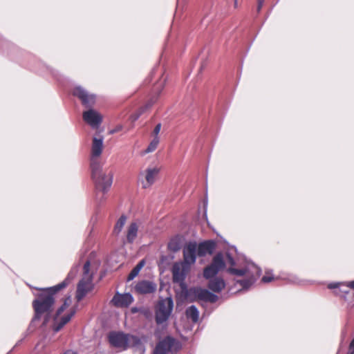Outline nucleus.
Segmentation results:
<instances>
[{"label": "nucleus", "mask_w": 354, "mask_h": 354, "mask_svg": "<svg viewBox=\"0 0 354 354\" xmlns=\"http://www.w3.org/2000/svg\"><path fill=\"white\" fill-rule=\"evenodd\" d=\"M73 94L79 98L82 104L86 107H92L95 103V95L90 93L81 86H75L73 90Z\"/></svg>", "instance_id": "obj_10"}, {"label": "nucleus", "mask_w": 354, "mask_h": 354, "mask_svg": "<svg viewBox=\"0 0 354 354\" xmlns=\"http://www.w3.org/2000/svg\"><path fill=\"white\" fill-rule=\"evenodd\" d=\"M198 299L212 303L216 302L218 300V296L212 293L206 289L201 288H196L190 290Z\"/></svg>", "instance_id": "obj_16"}, {"label": "nucleus", "mask_w": 354, "mask_h": 354, "mask_svg": "<svg viewBox=\"0 0 354 354\" xmlns=\"http://www.w3.org/2000/svg\"><path fill=\"white\" fill-rule=\"evenodd\" d=\"M72 299L67 297L64 304L58 308L54 318L53 330L58 332L65 324H66L76 313V308L71 306Z\"/></svg>", "instance_id": "obj_4"}, {"label": "nucleus", "mask_w": 354, "mask_h": 354, "mask_svg": "<svg viewBox=\"0 0 354 354\" xmlns=\"http://www.w3.org/2000/svg\"><path fill=\"white\" fill-rule=\"evenodd\" d=\"M168 248L171 251L176 252L180 249V246L176 241H171L168 245Z\"/></svg>", "instance_id": "obj_25"}, {"label": "nucleus", "mask_w": 354, "mask_h": 354, "mask_svg": "<svg viewBox=\"0 0 354 354\" xmlns=\"http://www.w3.org/2000/svg\"><path fill=\"white\" fill-rule=\"evenodd\" d=\"M263 0H259L257 10L259 11L263 6Z\"/></svg>", "instance_id": "obj_29"}, {"label": "nucleus", "mask_w": 354, "mask_h": 354, "mask_svg": "<svg viewBox=\"0 0 354 354\" xmlns=\"http://www.w3.org/2000/svg\"><path fill=\"white\" fill-rule=\"evenodd\" d=\"M140 114L141 113H138V114L132 115L131 118H132L133 121H135V120H138V118L140 117Z\"/></svg>", "instance_id": "obj_31"}, {"label": "nucleus", "mask_w": 354, "mask_h": 354, "mask_svg": "<svg viewBox=\"0 0 354 354\" xmlns=\"http://www.w3.org/2000/svg\"><path fill=\"white\" fill-rule=\"evenodd\" d=\"M154 102H155L154 100H150V101H149V102L146 104V106H145V109H148V108L151 107V106L153 105V104L154 103Z\"/></svg>", "instance_id": "obj_28"}, {"label": "nucleus", "mask_w": 354, "mask_h": 354, "mask_svg": "<svg viewBox=\"0 0 354 354\" xmlns=\"http://www.w3.org/2000/svg\"><path fill=\"white\" fill-rule=\"evenodd\" d=\"M216 248L215 242L213 241H203L197 244V254L199 257H205L207 254H212Z\"/></svg>", "instance_id": "obj_18"}, {"label": "nucleus", "mask_w": 354, "mask_h": 354, "mask_svg": "<svg viewBox=\"0 0 354 354\" xmlns=\"http://www.w3.org/2000/svg\"><path fill=\"white\" fill-rule=\"evenodd\" d=\"M77 272L78 266H75L72 268L67 277L62 282L55 286L43 290V291L38 295V297L32 302L35 311V319H39L44 315V324L48 322L50 314L55 302L53 295L59 290L66 288L75 277Z\"/></svg>", "instance_id": "obj_3"}, {"label": "nucleus", "mask_w": 354, "mask_h": 354, "mask_svg": "<svg viewBox=\"0 0 354 354\" xmlns=\"http://www.w3.org/2000/svg\"><path fill=\"white\" fill-rule=\"evenodd\" d=\"M104 149V138L94 136L92 139L91 149V167L92 178L95 183L97 197L100 201L104 199L103 196L110 189L113 183V172L109 168H103L98 158Z\"/></svg>", "instance_id": "obj_2"}, {"label": "nucleus", "mask_w": 354, "mask_h": 354, "mask_svg": "<svg viewBox=\"0 0 354 354\" xmlns=\"http://www.w3.org/2000/svg\"><path fill=\"white\" fill-rule=\"evenodd\" d=\"M223 269L243 290L250 289L261 273L260 268L254 263L245 257H238L235 248H231L225 254L219 252L203 270L204 278L209 280L208 288L214 292H220L225 287V280L216 277Z\"/></svg>", "instance_id": "obj_1"}, {"label": "nucleus", "mask_w": 354, "mask_h": 354, "mask_svg": "<svg viewBox=\"0 0 354 354\" xmlns=\"http://www.w3.org/2000/svg\"><path fill=\"white\" fill-rule=\"evenodd\" d=\"M133 301V297L129 293L120 294L117 292L113 297L112 304L118 308H127Z\"/></svg>", "instance_id": "obj_14"}, {"label": "nucleus", "mask_w": 354, "mask_h": 354, "mask_svg": "<svg viewBox=\"0 0 354 354\" xmlns=\"http://www.w3.org/2000/svg\"><path fill=\"white\" fill-rule=\"evenodd\" d=\"M160 167L158 165H149L141 171L138 176V180L143 189L150 188L158 180Z\"/></svg>", "instance_id": "obj_7"}, {"label": "nucleus", "mask_w": 354, "mask_h": 354, "mask_svg": "<svg viewBox=\"0 0 354 354\" xmlns=\"http://www.w3.org/2000/svg\"><path fill=\"white\" fill-rule=\"evenodd\" d=\"M197 243L195 241L187 243L183 248V261H180L183 264L191 266L196 263L197 254Z\"/></svg>", "instance_id": "obj_11"}, {"label": "nucleus", "mask_w": 354, "mask_h": 354, "mask_svg": "<svg viewBox=\"0 0 354 354\" xmlns=\"http://www.w3.org/2000/svg\"><path fill=\"white\" fill-rule=\"evenodd\" d=\"M127 221V216L124 215H122L119 219L117 221L114 229H113V234L115 235H118L122 230L123 229L125 223Z\"/></svg>", "instance_id": "obj_21"}, {"label": "nucleus", "mask_w": 354, "mask_h": 354, "mask_svg": "<svg viewBox=\"0 0 354 354\" xmlns=\"http://www.w3.org/2000/svg\"><path fill=\"white\" fill-rule=\"evenodd\" d=\"M83 120L93 129H97L102 122V115L96 110L90 109L83 112Z\"/></svg>", "instance_id": "obj_12"}, {"label": "nucleus", "mask_w": 354, "mask_h": 354, "mask_svg": "<svg viewBox=\"0 0 354 354\" xmlns=\"http://www.w3.org/2000/svg\"><path fill=\"white\" fill-rule=\"evenodd\" d=\"M141 311V309L138 308H136V307H133L131 308V312L133 313H138V312H140Z\"/></svg>", "instance_id": "obj_30"}, {"label": "nucleus", "mask_w": 354, "mask_h": 354, "mask_svg": "<svg viewBox=\"0 0 354 354\" xmlns=\"http://www.w3.org/2000/svg\"><path fill=\"white\" fill-rule=\"evenodd\" d=\"M348 354H354V348H351V346H349Z\"/></svg>", "instance_id": "obj_32"}, {"label": "nucleus", "mask_w": 354, "mask_h": 354, "mask_svg": "<svg viewBox=\"0 0 354 354\" xmlns=\"http://www.w3.org/2000/svg\"><path fill=\"white\" fill-rule=\"evenodd\" d=\"M110 344L116 348L126 349L137 342V338L129 334L120 332H111L109 335Z\"/></svg>", "instance_id": "obj_9"}, {"label": "nucleus", "mask_w": 354, "mask_h": 354, "mask_svg": "<svg viewBox=\"0 0 354 354\" xmlns=\"http://www.w3.org/2000/svg\"><path fill=\"white\" fill-rule=\"evenodd\" d=\"M190 268L180 262H176L172 268V275L174 282L183 283L189 273Z\"/></svg>", "instance_id": "obj_13"}, {"label": "nucleus", "mask_w": 354, "mask_h": 354, "mask_svg": "<svg viewBox=\"0 0 354 354\" xmlns=\"http://www.w3.org/2000/svg\"><path fill=\"white\" fill-rule=\"evenodd\" d=\"M160 129H161V124L158 123L156 125L153 131H152L151 136L153 138H159L158 135L160 131Z\"/></svg>", "instance_id": "obj_26"}, {"label": "nucleus", "mask_w": 354, "mask_h": 354, "mask_svg": "<svg viewBox=\"0 0 354 354\" xmlns=\"http://www.w3.org/2000/svg\"><path fill=\"white\" fill-rule=\"evenodd\" d=\"M329 289H335V293L344 298L352 307L354 306V280L346 282H333L328 285Z\"/></svg>", "instance_id": "obj_6"}, {"label": "nucleus", "mask_w": 354, "mask_h": 354, "mask_svg": "<svg viewBox=\"0 0 354 354\" xmlns=\"http://www.w3.org/2000/svg\"><path fill=\"white\" fill-rule=\"evenodd\" d=\"M145 262L144 261H141L139 263L131 270L129 273L127 280L131 281L133 280L140 272V270L144 266Z\"/></svg>", "instance_id": "obj_23"}, {"label": "nucleus", "mask_w": 354, "mask_h": 354, "mask_svg": "<svg viewBox=\"0 0 354 354\" xmlns=\"http://www.w3.org/2000/svg\"><path fill=\"white\" fill-rule=\"evenodd\" d=\"M291 282L292 283H299L297 279L295 277L293 279L291 280Z\"/></svg>", "instance_id": "obj_33"}, {"label": "nucleus", "mask_w": 354, "mask_h": 354, "mask_svg": "<svg viewBox=\"0 0 354 354\" xmlns=\"http://www.w3.org/2000/svg\"><path fill=\"white\" fill-rule=\"evenodd\" d=\"M90 261H86L83 267V277L80 281L76 292V299L81 301L87 293L92 290L93 284L92 282L93 271L91 269Z\"/></svg>", "instance_id": "obj_5"}, {"label": "nucleus", "mask_w": 354, "mask_h": 354, "mask_svg": "<svg viewBox=\"0 0 354 354\" xmlns=\"http://www.w3.org/2000/svg\"><path fill=\"white\" fill-rule=\"evenodd\" d=\"M160 142V138H153L147 149L144 151L143 154L153 152L158 147Z\"/></svg>", "instance_id": "obj_22"}, {"label": "nucleus", "mask_w": 354, "mask_h": 354, "mask_svg": "<svg viewBox=\"0 0 354 354\" xmlns=\"http://www.w3.org/2000/svg\"><path fill=\"white\" fill-rule=\"evenodd\" d=\"M122 129V126L118 125L113 129L111 130L109 133H110V134H113V133H115L121 131Z\"/></svg>", "instance_id": "obj_27"}, {"label": "nucleus", "mask_w": 354, "mask_h": 354, "mask_svg": "<svg viewBox=\"0 0 354 354\" xmlns=\"http://www.w3.org/2000/svg\"><path fill=\"white\" fill-rule=\"evenodd\" d=\"M175 340L167 337L160 341L156 346L153 354H167L174 346Z\"/></svg>", "instance_id": "obj_15"}, {"label": "nucleus", "mask_w": 354, "mask_h": 354, "mask_svg": "<svg viewBox=\"0 0 354 354\" xmlns=\"http://www.w3.org/2000/svg\"><path fill=\"white\" fill-rule=\"evenodd\" d=\"M139 223L138 222H132L129 225L127 232V239L129 243H132L136 238Z\"/></svg>", "instance_id": "obj_19"}, {"label": "nucleus", "mask_w": 354, "mask_h": 354, "mask_svg": "<svg viewBox=\"0 0 354 354\" xmlns=\"http://www.w3.org/2000/svg\"><path fill=\"white\" fill-rule=\"evenodd\" d=\"M157 286L151 281L143 280L135 286V290L139 294H150L156 291Z\"/></svg>", "instance_id": "obj_17"}, {"label": "nucleus", "mask_w": 354, "mask_h": 354, "mask_svg": "<svg viewBox=\"0 0 354 354\" xmlns=\"http://www.w3.org/2000/svg\"><path fill=\"white\" fill-rule=\"evenodd\" d=\"M186 316L193 322H197L199 318V312L195 306H191L186 310Z\"/></svg>", "instance_id": "obj_20"}, {"label": "nucleus", "mask_w": 354, "mask_h": 354, "mask_svg": "<svg viewBox=\"0 0 354 354\" xmlns=\"http://www.w3.org/2000/svg\"><path fill=\"white\" fill-rule=\"evenodd\" d=\"M274 279L272 273L270 271H266V274L262 277L261 281L263 283H270Z\"/></svg>", "instance_id": "obj_24"}, {"label": "nucleus", "mask_w": 354, "mask_h": 354, "mask_svg": "<svg viewBox=\"0 0 354 354\" xmlns=\"http://www.w3.org/2000/svg\"><path fill=\"white\" fill-rule=\"evenodd\" d=\"M174 307L171 297L161 299L158 303L156 309V321L158 324L167 322Z\"/></svg>", "instance_id": "obj_8"}]
</instances>
